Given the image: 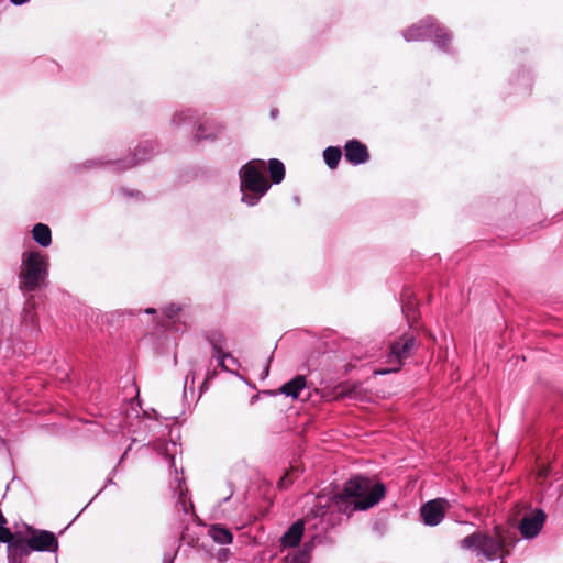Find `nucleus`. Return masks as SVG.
Instances as JSON below:
<instances>
[{
	"label": "nucleus",
	"instance_id": "obj_28",
	"mask_svg": "<svg viewBox=\"0 0 563 563\" xmlns=\"http://www.w3.org/2000/svg\"><path fill=\"white\" fill-rule=\"evenodd\" d=\"M212 356L217 358L218 365L224 369L228 371V367L225 365L227 358H232L230 353H225L224 351H219V353H212Z\"/></svg>",
	"mask_w": 563,
	"mask_h": 563
},
{
	"label": "nucleus",
	"instance_id": "obj_39",
	"mask_svg": "<svg viewBox=\"0 0 563 563\" xmlns=\"http://www.w3.org/2000/svg\"><path fill=\"white\" fill-rule=\"evenodd\" d=\"M169 462H170V467L176 468L175 467V457L174 456H170ZM175 473L177 474V470H175Z\"/></svg>",
	"mask_w": 563,
	"mask_h": 563
},
{
	"label": "nucleus",
	"instance_id": "obj_20",
	"mask_svg": "<svg viewBox=\"0 0 563 563\" xmlns=\"http://www.w3.org/2000/svg\"><path fill=\"white\" fill-rule=\"evenodd\" d=\"M313 549V540L303 543L302 548L287 555V563H309Z\"/></svg>",
	"mask_w": 563,
	"mask_h": 563
},
{
	"label": "nucleus",
	"instance_id": "obj_22",
	"mask_svg": "<svg viewBox=\"0 0 563 563\" xmlns=\"http://www.w3.org/2000/svg\"><path fill=\"white\" fill-rule=\"evenodd\" d=\"M268 172L272 183L277 185L285 178V166L282 161L272 158L268 162Z\"/></svg>",
	"mask_w": 563,
	"mask_h": 563
},
{
	"label": "nucleus",
	"instance_id": "obj_43",
	"mask_svg": "<svg viewBox=\"0 0 563 563\" xmlns=\"http://www.w3.org/2000/svg\"><path fill=\"white\" fill-rule=\"evenodd\" d=\"M294 200H295V202H296L297 205H299V202H300L299 197H297V196H296V197L294 198Z\"/></svg>",
	"mask_w": 563,
	"mask_h": 563
},
{
	"label": "nucleus",
	"instance_id": "obj_31",
	"mask_svg": "<svg viewBox=\"0 0 563 563\" xmlns=\"http://www.w3.org/2000/svg\"><path fill=\"white\" fill-rule=\"evenodd\" d=\"M162 563H174V555H172L170 553H165L163 555Z\"/></svg>",
	"mask_w": 563,
	"mask_h": 563
},
{
	"label": "nucleus",
	"instance_id": "obj_38",
	"mask_svg": "<svg viewBox=\"0 0 563 563\" xmlns=\"http://www.w3.org/2000/svg\"><path fill=\"white\" fill-rule=\"evenodd\" d=\"M144 313H146V314H154V313H156V310L154 308H147V309L144 310Z\"/></svg>",
	"mask_w": 563,
	"mask_h": 563
},
{
	"label": "nucleus",
	"instance_id": "obj_24",
	"mask_svg": "<svg viewBox=\"0 0 563 563\" xmlns=\"http://www.w3.org/2000/svg\"><path fill=\"white\" fill-rule=\"evenodd\" d=\"M400 301L402 313L406 316L407 320L410 321V313H416L417 310V302L412 298V294L404 291Z\"/></svg>",
	"mask_w": 563,
	"mask_h": 563
},
{
	"label": "nucleus",
	"instance_id": "obj_8",
	"mask_svg": "<svg viewBox=\"0 0 563 563\" xmlns=\"http://www.w3.org/2000/svg\"><path fill=\"white\" fill-rule=\"evenodd\" d=\"M451 507V500L435 498L424 503L420 508V516L426 526L435 527L442 522L445 510Z\"/></svg>",
	"mask_w": 563,
	"mask_h": 563
},
{
	"label": "nucleus",
	"instance_id": "obj_6",
	"mask_svg": "<svg viewBox=\"0 0 563 563\" xmlns=\"http://www.w3.org/2000/svg\"><path fill=\"white\" fill-rule=\"evenodd\" d=\"M402 36L407 42L432 38L437 47L443 51H446V47L451 42L450 32L446 29L437 25L434 19L431 16H428L419 23L406 29Z\"/></svg>",
	"mask_w": 563,
	"mask_h": 563
},
{
	"label": "nucleus",
	"instance_id": "obj_42",
	"mask_svg": "<svg viewBox=\"0 0 563 563\" xmlns=\"http://www.w3.org/2000/svg\"><path fill=\"white\" fill-rule=\"evenodd\" d=\"M126 454H128V450H126V451H124V453H123V455L121 456V459H120L119 463L124 459V456H125Z\"/></svg>",
	"mask_w": 563,
	"mask_h": 563
},
{
	"label": "nucleus",
	"instance_id": "obj_25",
	"mask_svg": "<svg viewBox=\"0 0 563 563\" xmlns=\"http://www.w3.org/2000/svg\"><path fill=\"white\" fill-rule=\"evenodd\" d=\"M207 340L212 346V353H219V351H223L225 345V336L220 331H211L207 334Z\"/></svg>",
	"mask_w": 563,
	"mask_h": 563
},
{
	"label": "nucleus",
	"instance_id": "obj_29",
	"mask_svg": "<svg viewBox=\"0 0 563 563\" xmlns=\"http://www.w3.org/2000/svg\"><path fill=\"white\" fill-rule=\"evenodd\" d=\"M181 310V308L176 303H170L166 306L163 310V313L168 318L172 319L178 314V312Z\"/></svg>",
	"mask_w": 563,
	"mask_h": 563
},
{
	"label": "nucleus",
	"instance_id": "obj_40",
	"mask_svg": "<svg viewBox=\"0 0 563 563\" xmlns=\"http://www.w3.org/2000/svg\"><path fill=\"white\" fill-rule=\"evenodd\" d=\"M269 373V366L266 365L265 368H264V376L266 377Z\"/></svg>",
	"mask_w": 563,
	"mask_h": 563
},
{
	"label": "nucleus",
	"instance_id": "obj_7",
	"mask_svg": "<svg viewBox=\"0 0 563 563\" xmlns=\"http://www.w3.org/2000/svg\"><path fill=\"white\" fill-rule=\"evenodd\" d=\"M416 347V339L411 334H404L398 341L390 346L389 362L396 363V367L387 369H378L375 373L386 375L397 372L404 364L405 360L410 357L412 350Z\"/></svg>",
	"mask_w": 563,
	"mask_h": 563
},
{
	"label": "nucleus",
	"instance_id": "obj_4",
	"mask_svg": "<svg viewBox=\"0 0 563 563\" xmlns=\"http://www.w3.org/2000/svg\"><path fill=\"white\" fill-rule=\"evenodd\" d=\"M506 538L498 527L495 529V537L487 533L474 532L460 541L462 549L471 550L475 552L477 556L483 555L488 561H494L498 558L503 559Z\"/></svg>",
	"mask_w": 563,
	"mask_h": 563
},
{
	"label": "nucleus",
	"instance_id": "obj_2",
	"mask_svg": "<svg viewBox=\"0 0 563 563\" xmlns=\"http://www.w3.org/2000/svg\"><path fill=\"white\" fill-rule=\"evenodd\" d=\"M48 256L40 251H26L21 256L19 288L25 292L35 291L45 285L48 277Z\"/></svg>",
	"mask_w": 563,
	"mask_h": 563
},
{
	"label": "nucleus",
	"instance_id": "obj_5",
	"mask_svg": "<svg viewBox=\"0 0 563 563\" xmlns=\"http://www.w3.org/2000/svg\"><path fill=\"white\" fill-rule=\"evenodd\" d=\"M402 36L407 42L432 38L437 47L443 51H446V47L451 42L450 32L446 29L437 25L434 19L431 16H428L419 23L406 29Z\"/></svg>",
	"mask_w": 563,
	"mask_h": 563
},
{
	"label": "nucleus",
	"instance_id": "obj_9",
	"mask_svg": "<svg viewBox=\"0 0 563 563\" xmlns=\"http://www.w3.org/2000/svg\"><path fill=\"white\" fill-rule=\"evenodd\" d=\"M27 540L32 551L55 553L58 550V540L48 530L34 529Z\"/></svg>",
	"mask_w": 563,
	"mask_h": 563
},
{
	"label": "nucleus",
	"instance_id": "obj_18",
	"mask_svg": "<svg viewBox=\"0 0 563 563\" xmlns=\"http://www.w3.org/2000/svg\"><path fill=\"white\" fill-rule=\"evenodd\" d=\"M32 236L34 241L42 247H47L52 243V232L48 225L37 223L32 229Z\"/></svg>",
	"mask_w": 563,
	"mask_h": 563
},
{
	"label": "nucleus",
	"instance_id": "obj_1",
	"mask_svg": "<svg viewBox=\"0 0 563 563\" xmlns=\"http://www.w3.org/2000/svg\"><path fill=\"white\" fill-rule=\"evenodd\" d=\"M386 493L385 485L382 483L372 484V481L362 475L351 477L344 483L342 492L339 494L340 499L357 498L354 508L358 510H367L379 503Z\"/></svg>",
	"mask_w": 563,
	"mask_h": 563
},
{
	"label": "nucleus",
	"instance_id": "obj_11",
	"mask_svg": "<svg viewBox=\"0 0 563 563\" xmlns=\"http://www.w3.org/2000/svg\"><path fill=\"white\" fill-rule=\"evenodd\" d=\"M175 482H177V486L174 488V490L178 494L177 500L175 503V511L177 514L179 523H184L186 521V517L192 512L194 505L188 497V489L183 487V479L176 475Z\"/></svg>",
	"mask_w": 563,
	"mask_h": 563
},
{
	"label": "nucleus",
	"instance_id": "obj_32",
	"mask_svg": "<svg viewBox=\"0 0 563 563\" xmlns=\"http://www.w3.org/2000/svg\"><path fill=\"white\" fill-rule=\"evenodd\" d=\"M122 192L125 195V196H129V197H134V196H139L140 192L139 191H130L128 189H122Z\"/></svg>",
	"mask_w": 563,
	"mask_h": 563
},
{
	"label": "nucleus",
	"instance_id": "obj_17",
	"mask_svg": "<svg viewBox=\"0 0 563 563\" xmlns=\"http://www.w3.org/2000/svg\"><path fill=\"white\" fill-rule=\"evenodd\" d=\"M307 380L302 375H297L289 382L282 385L279 388V393L285 395L286 397H291L292 399H297L300 393L306 388Z\"/></svg>",
	"mask_w": 563,
	"mask_h": 563
},
{
	"label": "nucleus",
	"instance_id": "obj_33",
	"mask_svg": "<svg viewBox=\"0 0 563 563\" xmlns=\"http://www.w3.org/2000/svg\"><path fill=\"white\" fill-rule=\"evenodd\" d=\"M12 4L14 5H23L25 4L26 2H29L30 0H9Z\"/></svg>",
	"mask_w": 563,
	"mask_h": 563
},
{
	"label": "nucleus",
	"instance_id": "obj_15",
	"mask_svg": "<svg viewBox=\"0 0 563 563\" xmlns=\"http://www.w3.org/2000/svg\"><path fill=\"white\" fill-rule=\"evenodd\" d=\"M305 531L303 520L295 521L280 538L282 548H295L301 541Z\"/></svg>",
	"mask_w": 563,
	"mask_h": 563
},
{
	"label": "nucleus",
	"instance_id": "obj_21",
	"mask_svg": "<svg viewBox=\"0 0 563 563\" xmlns=\"http://www.w3.org/2000/svg\"><path fill=\"white\" fill-rule=\"evenodd\" d=\"M170 122L175 126H179L185 123L197 124L198 118H197L196 111H194L191 109H187V110L177 111L173 115Z\"/></svg>",
	"mask_w": 563,
	"mask_h": 563
},
{
	"label": "nucleus",
	"instance_id": "obj_3",
	"mask_svg": "<svg viewBox=\"0 0 563 563\" xmlns=\"http://www.w3.org/2000/svg\"><path fill=\"white\" fill-rule=\"evenodd\" d=\"M263 170L264 163L253 161L243 165L239 172L242 202L250 207L257 205L261 198L271 188V184L266 179Z\"/></svg>",
	"mask_w": 563,
	"mask_h": 563
},
{
	"label": "nucleus",
	"instance_id": "obj_34",
	"mask_svg": "<svg viewBox=\"0 0 563 563\" xmlns=\"http://www.w3.org/2000/svg\"><path fill=\"white\" fill-rule=\"evenodd\" d=\"M103 163L101 161H90L88 162V165L87 167H93V166H99V165H102Z\"/></svg>",
	"mask_w": 563,
	"mask_h": 563
},
{
	"label": "nucleus",
	"instance_id": "obj_19",
	"mask_svg": "<svg viewBox=\"0 0 563 563\" xmlns=\"http://www.w3.org/2000/svg\"><path fill=\"white\" fill-rule=\"evenodd\" d=\"M209 536L214 542L222 545L230 544L233 541L232 532L220 525H212L209 529Z\"/></svg>",
	"mask_w": 563,
	"mask_h": 563
},
{
	"label": "nucleus",
	"instance_id": "obj_44",
	"mask_svg": "<svg viewBox=\"0 0 563 563\" xmlns=\"http://www.w3.org/2000/svg\"><path fill=\"white\" fill-rule=\"evenodd\" d=\"M411 319H415V316H411V314H410V321H408V322L410 323V325L412 324Z\"/></svg>",
	"mask_w": 563,
	"mask_h": 563
},
{
	"label": "nucleus",
	"instance_id": "obj_16",
	"mask_svg": "<svg viewBox=\"0 0 563 563\" xmlns=\"http://www.w3.org/2000/svg\"><path fill=\"white\" fill-rule=\"evenodd\" d=\"M223 126L214 121H203L197 124V131L195 133L194 140L199 142L201 140H212L214 139L221 131Z\"/></svg>",
	"mask_w": 563,
	"mask_h": 563
},
{
	"label": "nucleus",
	"instance_id": "obj_13",
	"mask_svg": "<svg viewBox=\"0 0 563 563\" xmlns=\"http://www.w3.org/2000/svg\"><path fill=\"white\" fill-rule=\"evenodd\" d=\"M32 552L27 538L21 534L13 543H10V547H7L8 563H24Z\"/></svg>",
	"mask_w": 563,
	"mask_h": 563
},
{
	"label": "nucleus",
	"instance_id": "obj_26",
	"mask_svg": "<svg viewBox=\"0 0 563 563\" xmlns=\"http://www.w3.org/2000/svg\"><path fill=\"white\" fill-rule=\"evenodd\" d=\"M20 536L21 533H13L4 526L0 527V543H5L7 547H10V543H13Z\"/></svg>",
	"mask_w": 563,
	"mask_h": 563
},
{
	"label": "nucleus",
	"instance_id": "obj_27",
	"mask_svg": "<svg viewBox=\"0 0 563 563\" xmlns=\"http://www.w3.org/2000/svg\"><path fill=\"white\" fill-rule=\"evenodd\" d=\"M195 378H196V373L194 369H190L187 373V375L185 376V382H184V394L185 395L187 394V389H190V391L194 393Z\"/></svg>",
	"mask_w": 563,
	"mask_h": 563
},
{
	"label": "nucleus",
	"instance_id": "obj_35",
	"mask_svg": "<svg viewBox=\"0 0 563 563\" xmlns=\"http://www.w3.org/2000/svg\"><path fill=\"white\" fill-rule=\"evenodd\" d=\"M207 388H208V380H207V379H205V380H203V383H202V384H201V386H200V394H202V391H203L205 389H207ZM200 396H201V395H199V397H200Z\"/></svg>",
	"mask_w": 563,
	"mask_h": 563
},
{
	"label": "nucleus",
	"instance_id": "obj_14",
	"mask_svg": "<svg viewBox=\"0 0 563 563\" xmlns=\"http://www.w3.org/2000/svg\"><path fill=\"white\" fill-rule=\"evenodd\" d=\"M344 155L349 163L352 165L365 164L369 159V153L366 145L361 143L358 140H350L344 146Z\"/></svg>",
	"mask_w": 563,
	"mask_h": 563
},
{
	"label": "nucleus",
	"instance_id": "obj_10",
	"mask_svg": "<svg viewBox=\"0 0 563 563\" xmlns=\"http://www.w3.org/2000/svg\"><path fill=\"white\" fill-rule=\"evenodd\" d=\"M154 153L155 146L153 145L152 142L146 141L136 147V152L132 155V157L129 161H113L109 162V164L114 170H126L139 165L140 163L150 159L154 155Z\"/></svg>",
	"mask_w": 563,
	"mask_h": 563
},
{
	"label": "nucleus",
	"instance_id": "obj_30",
	"mask_svg": "<svg viewBox=\"0 0 563 563\" xmlns=\"http://www.w3.org/2000/svg\"><path fill=\"white\" fill-rule=\"evenodd\" d=\"M291 479L289 478V474H285L277 483V487L280 489L287 488L291 484Z\"/></svg>",
	"mask_w": 563,
	"mask_h": 563
},
{
	"label": "nucleus",
	"instance_id": "obj_41",
	"mask_svg": "<svg viewBox=\"0 0 563 563\" xmlns=\"http://www.w3.org/2000/svg\"><path fill=\"white\" fill-rule=\"evenodd\" d=\"M107 484H114L111 477L107 478Z\"/></svg>",
	"mask_w": 563,
	"mask_h": 563
},
{
	"label": "nucleus",
	"instance_id": "obj_23",
	"mask_svg": "<svg viewBox=\"0 0 563 563\" xmlns=\"http://www.w3.org/2000/svg\"><path fill=\"white\" fill-rule=\"evenodd\" d=\"M342 157V151L339 146H328L323 151V159L329 168L334 169L338 167Z\"/></svg>",
	"mask_w": 563,
	"mask_h": 563
},
{
	"label": "nucleus",
	"instance_id": "obj_36",
	"mask_svg": "<svg viewBox=\"0 0 563 563\" xmlns=\"http://www.w3.org/2000/svg\"><path fill=\"white\" fill-rule=\"evenodd\" d=\"M7 523V519L3 516L2 511L0 510V527L4 526Z\"/></svg>",
	"mask_w": 563,
	"mask_h": 563
},
{
	"label": "nucleus",
	"instance_id": "obj_37",
	"mask_svg": "<svg viewBox=\"0 0 563 563\" xmlns=\"http://www.w3.org/2000/svg\"><path fill=\"white\" fill-rule=\"evenodd\" d=\"M277 115H278V110L277 109H272L271 110V118L275 119V118H277Z\"/></svg>",
	"mask_w": 563,
	"mask_h": 563
},
{
	"label": "nucleus",
	"instance_id": "obj_12",
	"mask_svg": "<svg viewBox=\"0 0 563 563\" xmlns=\"http://www.w3.org/2000/svg\"><path fill=\"white\" fill-rule=\"evenodd\" d=\"M545 514L539 509L534 515L522 518L519 525L520 533L525 539H533L543 528Z\"/></svg>",
	"mask_w": 563,
	"mask_h": 563
}]
</instances>
